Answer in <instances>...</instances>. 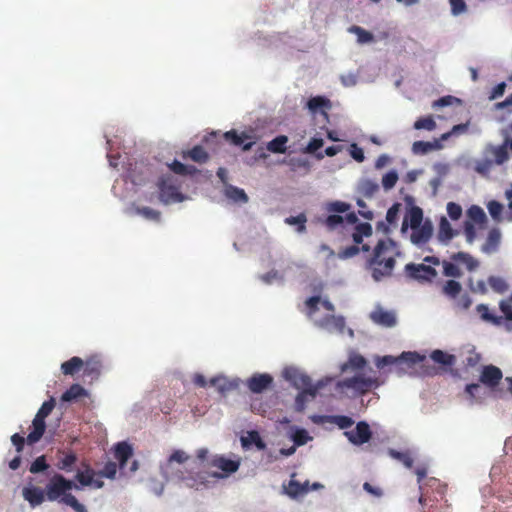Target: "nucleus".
<instances>
[{
	"label": "nucleus",
	"instance_id": "obj_1",
	"mask_svg": "<svg viewBox=\"0 0 512 512\" xmlns=\"http://www.w3.org/2000/svg\"><path fill=\"white\" fill-rule=\"evenodd\" d=\"M395 241L390 238L381 239L375 245L367 264L371 269L375 281L390 277L396 265V257L399 255Z\"/></svg>",
	"mask_w": 512,
	"mask_h": 512
},
{
	"label": "nucleus",
	"instance_id": "obj_2",
	"mask_svg": "<svg viewBox=\"0 0 512 512\" xmlns=\"http://www.w3.org/2000/svg\"><path fill=\"white\" fill-rule=\"evenodd\" d=\"M381 384L376 377H366L361 373H357L352 377H346L337 381L335 392L339 398L355 399L369 393L373 389H377Z\"/></svg>",
	"mask_w": 512,
	"mask_h": 512
},
{
	"label": "nucleus",
	"instance_id": "obj_3",
	"mask_svg": "<svg viewBox=\"0 0 512 512\" xmlns=\"http://www.w3.org/2000/svg\"><path fill=\"white\" fill-rule=\"evenodd\" d=\"M508 131L512 134V122L508 126ZM508 149L512 152V137H506L501 145H488L485 148V159L478 163L477 171L479 173L488 172L493 165H502L509 159Z\"/></svg>",
	"mask_w": 512,
	"mask_h": 512
},
{
	"label": "nucleus",
	"instance_id": "obj_4",
	"mask_svg": "<svg viewBox=\"0 0 512 512\" xmlns=\"http://www.w3.org/2000/svg\"><path fill=\"white\" fill-rule=\"evenodd\" d=\"M159 189V198L164 204L181 202L184 196L179 191L177 179L170 174L163 175L157 183Z\"/></svg>",
	"mask_w": 512,
	"mask_h": 512
},
{
	"label": "nucleus",
	"instance_id": "obj_5",
	"mask_svg": "<svg viewBox=\"0 0 512 512\" xmlns=\"http://www.w3.org/2000/svg\"><path fill=\"white\" fill-rule=\"evenodd\" d=\"M73 488L79 489V486L73 481L66 479L63 475L55 474L46 485V495L48 500L55 501Z\"/></svg>",
	"mask_w": 512,
	"mask_h": 512
},
{
	"label": "nucleus",
	"instance_id": "obj_6",
	"mask_svg": "<svg viewBox=\"0 0 512 512\" xmlns=\"http://www.w3.org/2000/svg\"><path fill=\"white\" fill-rule=\"evenodd\" d=\"M405 276L411 280H416L419 283H431L438 275L437 271L423 263L415 264L408 263L404 267Z\"/></svg>",
	"mask_w": 512,
	"mask_h": 512
},
{
	"label": "nucleus",
	"instance_id": "obj_7",
	"mask_svg": "<svg viewBox=\"0 0 512 512\" xmlns=\"http://www.w3.org/2000/svg\"><path fill=\"white\" fill-rule=\"evenodd\" d=\"M425 356L420 355L417 352H403L400 356L394 357L391 355H386L383 357H379L376 361V366L379 369L384 368L388 365L398 364V363H406L409 366L419 364L425 361Z\"/></svg>",
	"mask_w": 512,
	"mask_h": 512
},
{
	"label": "nucleus",
	"instance_id": "obj_8",
	"mask_svg": "<svg viewBox=\"0 0 512 512\" xmlns=\"http://www.w3.org/2000/svg\"><path fill=\"white\" fill-rule=\"evenodd\" d=\"M283 377L292 384L296 389H313L311 378L294 367H287L283 371Z\"/></svg>",
	"mask_w": 512,
	"mask_h": 512
},
{
	"label": "nucleus",
	"instance_id": "obj_9",
	"mask_svg": "<svg viewBox=\"0 0 512 512\" xmlns=\"http://www.w3.org/2000/svg\"><path fill=\"white\" fill-rule=\"evenodd\" d=\"M345 435L351 443L362 445L370 440L372 433L369 425L366 422L361 421L357 423L354 430L345 432Z\"/></svg>",
	"mask_w": 512,
	"mask_h": 512
},
{
	"label": "nucleus",
	"instance_id": "obj_10",
	"mask_svg": "<svg viewBox=\"0 0 512 512\" xmlns=\"http://www.w3.org/2000/svg\"><path fill=\"white\" fill-rule=\"evenodd\" d=\"M502 378L501 369L494 365L484 366L480 374V382L491 389L498 386Z\"/></svg>",
	"mask_w": 512,
	"mask_h": 512
},
{
	"label": "nucleus",
	"instance_id": "obj_11",
	"mask_svg": "<svg viewBox=\"0 0 512 512\" xmlns=\"http://www.w3.org/2000/svg\"><path fill=\"white\" fill-rule=\"evenodd\" d=\"M325 382L323 380H320L318 381L313 389H304V390H301L296 398H295V404H294V407H295V410L297 412H303L306 408V403L308 402L309 400V397L311 399H314L318 393V391L325 386Z\"/></svg>",
	"mask_w": 512,
	"mask_h": 512
},
{
	"label": "nucleus",
	"instance_id": "obj_12",
	"mask_svg": "<svg viewBox=\"0 0 512 512\" xmlns=\"http://www.w3.org/2000/svg\"><path fill=\"white\" fill-rule=\"evenodd\" d=\"M295 477V473L291 475V479L287 485H283L284 492L291 498L296 499L298 497L304 496L310 490L309 481H305L304 483H300L299 481L293 479Z\"/></svg>",
	"mask_w": 512,
	"mask_h": 512
},
{
	"label": "nucleus",
	"instance_id": "obj_13",
	"mask_svg": "<svg viewBox=\"0 0 512 512\" xmlns=\"http://www.w3.org/2000/svg\"><path fill=\"white\" fill-rule=\"evenodd\" d=\"M433 233V227L430 222H425L417 228H412L411 242L417 246L426 244Z\"/></svg>",
	"mask_w": 512,
	"mask_h": 512
},
{
	"label": "nucleus",
	"instance_id": "obj_14",
	"mask_svg": "<svg viewBox=\"0 0 512 512\" xmlns=\"http://www.w3.org/2000/svg\"><path fill=\"white\" fill-rule=\"evenodd\" d=\"M312 421L316 424H323L326 422L337 425L340 429H347L354 424L352 418L345 415H334V416H320L314 415L311 417Z\"/></svg>",
	"mask_w": 512,
	"mask_h": 512
},
{
	"label": "nucleus",
	"instance_id": "obj_15",
	"mask_svg": "<svg viewBox=\"0 0 512 512\" xmlns=\"http://www.w3.org/2000/svg\"><path fill=\"white\" fill-rule=\"evenodd\" d=\"M273 382L269 374H254L247 381L249 390L253 393H261L266 390Z\"/></svg>",
	"mask_w": 512,
	"mask_h": 512
},
{
	"label": "nucleus",
	"instance_id": "obj_16",
	"mask_svg": "<svg viewBox=\"0 0 512 512\" xmlns=\"http://www.w3.org/2000/svg\"><path fill=\"white\" fill-rule=\"evenodd\" d=\"M224 138L235 146H242L244 151L250 150L255 143L250 135L244 132L238 134L235 130L224 133Z\"/></svg>",
	"mask_w": 512,
	"mask_h": 512
},
{
	"label": "nucleus",
	"instance_id": "obj_17",
	"mask_svg": "<svg viewBox=\"0 0 512 512\" xmlns=\"http://www.w3.org/2000/svg\"><path fill=\"white\" fill-rule=\"evenodd\" d=\"M371 320L384 327H393L396 324V316L392 311L377 308L370 314Z\"/></svg>",
	"mask_w": 512,
	"mask_h": 512
},
{
	"label": "nucleus",
	"instance_id": "obj_18",
	"mask_svg": "<svg viewBox=\"0 0 512 512\" xmlns=\"http://www.w3.org/2000/svg\"><path fill=\"white\" fill-rule=\"evenodd\" d=\"M442 140L435 139L433 141H415L412 144V152L415 155H424L434 150L442 149Z\"/></svg>",
	"mask_w": 512,
	"mask_h": 512
},
{
	"label": "nucleus",
	"instance_id": "obj_19",
	"mask_svg": "<svg viewBox=\"0 0 512 512\" xmlns=\"http://www.w3.org/2000/svg\"><path fill=\"white\" fill-rule=\"evenodd\" d=\"M211 465L222 470L225 475H229L239 469L240 462L225 458L224 456H217L212 460Z\"/></svg>",
	"mask_w": 512,
	"mask_h": 512
},
{
	"label": "nucleus",
	"instance_id": "obj_20",
	"mask_svg": "<svg viewBox=\"0 0 512 512\" xmlns=\"http://www.w3.org/2000/svg\"><path fill=\"white\" fill-rule=\"evenodd\" d=\"M102 369V362L98 356H91L84 361L83 373L84 376L96 379L99 377Z\"/></svg>",
	"mask_w": 512,
	"mask_h": 512
},
{
	"label": "nucleus",
	"instance_id": "obj_21",
	"mask_svg": "<svg viewBox=\"0 0 512 512\" xmlns=\"http://www.w3.org/2000/svg\"><path fill=\"white\" fill-rule=\"evenodd\" d=\"M32 426L33 430L27 436V442L29 444H34L42 438L46 429L45 419L35 415L32 421Z\"/></svg>",
	"mask_w": 512,
	"mask_h": 512
},
{
	"label": "nucleus",
	"instance_id": "obj_22",
	"mask_svg": "<svg viewBox=\"0 0 512 512\" xmlns=\"http://www.w3.org/2000/svg\"><path fill=\"white\" fill-rule=\"evenodd\" d=\"M22 495L32 507L42 504L45 499L44 492L39 487H25Z\"/></svg>",
	"mask_w": 512,
	"mask_h": 512
},
{
	"label": "nucleus",
	"instance_id": "obj_23",
	"mask_svg": "<svg viewBox=\"0 0 512 512\" xmlns=\"http://www.w3.org/2000/svg\"><path fill=\"white\" fill-rule=\"evenodd\" d=\"M367 364V360L360 354H352L349 356L348 360L343 363L340 367L342 373H346L349 370L352 371H360Z\"/></svg>",
	"mask_w": 512,
	"mask_h": 512
},
{
	"label": "nucleus",
	"instance_id": "obj_24",
	"mask_svg": "<svg viewBox=\"0 0 512 512\" xmlns=\"http://www.w3.org/2000/svg\"><path fill=\"white\" fill-rule=\"evenodd\" d=\"M501 241V233L498 229L493 228L489 231L487 239L482 246V251L491 254L498 250Z\"/></svg>",
	"mask_w": 512,
	"mask_h": 512
},
{
	"label": "nucleus",
	"instance_id": "obj_25",
	"mask_svg": "<svg viewBox=\"0 0 512 512\" xmlns=\"http://www.w3.org/2000/svg\"><path fill=\"white\" fill-rule=\"evenodd\" d=\"M133 449L127 442H119L115 446V458L119 461V466L124 469L127 461L131 458Z\"/></svg>",
	"mask_w": 512,
	"mask_h": 512
},
{
	"label": "nucleus",
	"instance_id": "obj_26",
	"mask_svg": "<svg viewBox=\"0 0 512 512\" xmlns=\"http://www.w3.org/2000/svg\"><path fill=\"white\" fill-rule=\"evenodd\" d=\"M84 365V361L77 356L70 358L61 364V371L64 375L74 376Z\"/></svg>",
	"mask_w": 512,
	"mask_h": 512
},
{
	"label": "nucleus",
	"instance_id": "obj_27",
	"mask_svg": "<svg viewBox=\"0 0 512 512\" xmlns=\"http://www.w3.org/2000/svg\"><path fill=\"white\" fill-rule=\"evenodd\" d=\"M88 392L80 384H72L61 396L63 402L75 401L80 397L87 396Z\"/></svg>",
	"mask_w": 512,
	"mask_h": 512
},
{
	"label": "nucleus",
	"instance_id": "obj_28",
	"mask_svg": "<svg viewBox=\"0 0 512 512\" xmlns=\"http://www.w3.org/2000/svg\"><path fill=\"white\" fill-rule=\"evenodd\" d=\"M288 143V137L286 135H279L269 141L266 145V148L268 151L272 153H279L283 154L286 152L287 147L286 144Z\"/></svg>",
	"mask_w": 512,
	"mask_h": 512
},
{
	"label": "nucleus",
	"instance_id": "obj_29",
	"mask_svg": "<svg viewBox=\"0 0 512 512\" xmlns=\"http://www.w3.org/2000/svg\"><path fill=\"white\" fill-rule=\"evenodd\" d=\"M307 108L312 112L316 113L319 110L330 109L331 102L329 99L323 96L311 97L307 102Z\"/></svg>",
	"mask_w": 512,
	"mask_h": 512
},
{
	"label": "nucleus",
	"instance_id": "obj_30",
	"mask_svg": "<svg viewBox=\"0 0 512 512\" xmlns=\"http://www.w3.org/2000/svg\"><path fill=\"white\" fill-rule=\"evenodd\" d=\"M83 467L84 470L78 471L75 478L82 486H91L96 472L89 464H83Z\"/></svg>",
	"mask_w": 512,
	"mask_h": 512
},
{
	"label": "nucleus",
	"instance_id": "obj_31",
	"mask_svg": "<svg viewBox=\"0 0 512 512\" xmlns=\"http://www.w3.org/2000/svg\"><path fill=\"white\" fill-rule=\"evenodd\" d=\"M241 444L244 448H248L251 444H255L259 450H263L265 448V443L261 439L259 433L255 430L249 431L247 436L241 437Z\"/></svg>",
	"mask_w": 512,
	"mask_h": 512
},
{
	"label": "nucleus",
	"instance_id": "obj_32",
	"mask_svg": "<svg viewBox=\"0 0 512 512\" xmlns=\"http://www.w3.org/2000/svg\"><path fill=\"white\" fill-rule=\"evenodd\" d=\"M423 220V212L419 207H413L410 211L408 216L403 221V229L407 226V222H409V225L412 228H417L418 226H421V222Z\"/></svg>",
	"mask_w": 512,
	"mask_h": 512
},
{
	"label": "nucleus",
	"instance_id": "obj_33",
	"mask_svg": "<svg viewBox=\"0 0 512 512\" xmlns=\"http://www.w3.org/2000/svg\"><path fill=\"white\" fill-rule=\"evenodd\" d=\"M183 157H189L190 159L197 163H205L209 159L208 153L200 145L194 146L191 150L185 152L183 154Z\"/></svg>",
	"mask_w": 512,
	"mask_h": 512
},
{
	"label": "nucleus",
	"instance_id": "obj_34",
	"mask_svg": "<svg viewBox=\"0 0 512 512\" xmlns=\"http://www.w3.org/2000/svg\"><path fill=\"white\" fill-rule=\"evenodd\" d=\"M476 310L479 313L482 320L490 322L496 326L502 324L503 318L501 316H495L492 313H490L487 305L479 304L477 305Z\"/></svg>",
	"mask_w": 512,
	"mask_h": 512
},
{
	"label": "nucleus",
	"instance_id": "obj_35",
	"mask_svg": "<svg viewBox=\"0 0 512 512\" xmlns=\"http://www.w3.org/2000/svg\"><path fill=\"white\" fill-rule=\"evenodd\" d=\"M431 359L438 363L442 364L444 366H452L455 364L456 358L452 354H448L442 350H434L431 355Z\"/></svg>",
	"mask_w": 512,
	"mask_h": 512
},
{
	"label": "nucleus",
	"instance_id": "obj_36",
	"mask_svg": "<svg viewBox=\"0 0 512 512\" xmlns=\"http://www.w3.org/2000/svg\"><path fill=\"white\" fill-rule=\"evenodd\" d=\"M169 168L172 172L178 175L186 176V175H194L198 170L193 165H185L178 160H174Z\"/></svg>",
	"mask_w": 512,
	"mask_h": 512
},
{
	"label": "nucleus",
	"instance_id": "obj_37",
	"mask_svg": "<svg viewBox=\"0 0 512 512\" xmlns=\"http://www.w3.org/2000/svg\"><path fill=\"white\" fill-rule=\"evenodd\" d=\"M378 190V183L371 179H363L359 184V192L367 198L374 196V194L377 193Z\"/></svg>",
	"mask_w": 512,
	"mask_h": 512
},
{
	"label": "nucleus",
	"instance_id": "obj_38",
	"mask_svg": "<svg viewBox=\"0 0 512 512\" xmlns=\"http://www.w3.org/2000/svg\"><path fill=\"white\" fill-rule=\"evenodd\" d=\"M462 290L461 284L456 280H448L442 287V292L450 299H456Z\"/></svg>",
	"mask_w": 512,
	"mask_h": 512
},
{
	"label": "nucleus",
	"instance_id": "obj_39",
	"mask_svg": "<svg viewBox=\"0 0 512 512\" xmlns=\"http://www.w3.org/2000/svg\"><path fill=\"white\" fill-rule=\"evenodd\" d=\"M454 235H455V233H454V230L452 229L450 223L448 222V220L445 217H443L439 223V232H438L439 240L447 242V241L451 240L454 237Z\"/></svg>",
	"mask_w": 512,
	"mask_h": 512
},
{
	"label": "nucleus",
	"instance_id": "obj_40",
	"mask_svg": "<svg viewBox=\"0 0 512 512\" xmlns=\"http://www.w3.org/2000/svg\"><path fill=\"white\" fill-rule=\"evenodd\" d=\"M467 216L468 218L470 219V221L476 223V224H484L486 221H487V217H486V214L484 212V210L477 206V205H472L468 210H467Z\"/></svg>",
	"mask_w": 512,
	"mask_h": 512
},
{
	"label": "nucleus",
	"instance_id": "obj_41",
	"mask_svg": "<svg viewBox=\"0 0 512 512\" xmlns=\"http://www.w3.org/2000/svg\"><path fill=\"white\" fill-rule=\"evenodd\" d=\"M77 462V456L73 452H69L64 455L63 458H61L58 463L57 467L58 469L65 471V472H71L73 470L74 464Z\"/></svg>",
	"mask_w": 512,
	"mask_h": 512
},
{
	"label": "nucleus",
	"instance_id": "obj_42",
	"mask_svg": "<svg viewBox=\"0 0 512 512\" xmlns=\"http://www.w3.org/2000/svg\"><path fill=\"white\" fill-rule=\"evenodd\" d=\"M322 223L328 230L333 231L344 225V217L331 213L322 221Z\"/></svg>",
	"mask_w": 512,
	"mask_h": 512
},
{
	"label": "nucleus",
	"instance_id": "obj_43",
	"mask_svg": "<svg viewBox=\"0 0 512 512\" xmlns=\"http://www.w3.org/2000/svg\"><path fill=\"white\" fill-rule=\"evenodd\" d=\"M436 122L434 118L429 115L426 117H421L417 119L414 124L413 128L416 130H427V131H433L436 129Z\"/></svg>",
	"mask_w": 512,
	"mask_h": 512
},
{
	"label": "nucleus",
	"instance_id": "obj_44",
	"mask_svg": "<svg viewBox=\"0 0 512 512\" xmlns=\"http://www.w3.org/2000/svg\"><path fill=\"white\" fill-rule=\"evenodd\" d=\"M452 259L466 264L469 271L475 270L479 265L477 260H475L471 255L465 252H458L454 254L452 256Z\"/></svg>",
	"mask_w": 512,
	"mask_h": 512
},
{
	"label": "nucleus",
	"instance_id": "obj_45",
	"mask_svg": "<svg viewBox=\"0 0 512 512\" xmlns=\"http://www.w3.org/2000/svg\"><path fill=\"white\" fill-rule=\"evenodd\" d=\"M61 502L70 506L75 512H87L86 507L81 504L77 498L71 493H65L61 497Z\"/></svg>",
	"mask_w": 512,
	"mask_h": 512
},
{
	"label": "nucleus",
	"instance_id": "obj_46",
	"mask_svg": "<svg viewBox=\"0 0 512 512\" xmlns=\"http://www.w3.org/2000/svg\"><path fill=\"white\" fill-rule=\"evenodd\" d=\"M360 250H362L363 252H368L370 250V246L367 244H364V245H362L361 248H359L357 245H351V246H348V247L342 249L339 252L338 256L341 259L352 258V257L356 256L360 252Z\"/></svg>",
	"mask_w": 512,
	"mask_h": 512
},
{
	"label": "nucleus",
	"instance_id": "obj_47",
	"mask_svg": "<svg viewBox=\"0 0 512 512\" xmlns=\"http://www.w3.org/2000/svg\"><path fill=\"white\" fill-rule=\"evenodd\" d=\"M349 31L357 36V41L360 44L369 43L374 40L373 34L360 26H352Z\"/></svg>",
	"mask_w": 512,
	"mask_h": 512
},
{
	"label": "nucleus",
	"instance_id": "obj_48",
	"mask_svg": "<svg viewBox=\"0 0 512 512\" xmlns=\"http://www.w3.org/2000/svg\"><path fill=\"white\" fill-rule=\"evenodd\" d=\"M226 196L235 202L246 203L248 201V196L246 195L245 191L234 186H229L226 188Z\"/></svg>",
	"mask_w": 512,
	"mask_h": 512
},
{
	"label": "nucleus",
	"instance_id": "obj_49",
	"mask_svg": "<svg viewBox=\"0 0 512 512\" xmlns=\"http://www.w3.org/2000/svg\"><path fill=\"white\" fill-rule=\"evenodd\" d=\"M290 169L294 172L303 170L305 173L310 171L311 164L307 159L304 158H291L288 161Z\"/></svg>",
	"mask_w": 512,
	"mask_h": 512
},
{
	"label": "nucleus",
	"instance_id": "obj_50",
	"mask_svg": "<svg viewBox=\"0 0 512 512\" xmlns=\"http://www.w3.org/2000/svg\"><path fill=\"white\" fill-rule=\"evenodd\" d=\"M292 440H293L295 446H303L308 441L312 440V437L309 435V433L305 429L298 428L292 434Z\"/></svg>",
	"mask_w": 512,
	"mask_h": 512
},
{
	"label": "nucleus",
	"instance_id": "obj_51",
	"mask_svg": "<svg viewBox=\"0 0 512 512\" xmlns=\"http://www.w3.org/2000/svg\"><path fill=\"white\" fill-rule=\"evenodd\" d=\"M306 221L307 218L305 214L301 213L297 216H290L285 219V223L289 225H297V231L299 233H303L306 230Z\"/></svg>",
	"mask_w": 512,
	"mask_h": 512
},
{
	"label": "nucleus",
	"instance_id": "obj_52",
	"mask_svg": "<svg viewBox=\"0 0 512 512\" xmlns=\"http://www.w3.org/2000/svg\"><path fill=\"white\" fill-rule=\"evenodd\" d=\"M319 326L321 327H330L334 326L338 329H342L344 326V319L343 317H336L334 315H328L324 317L321 321H319Z\"/></svg>",
	"mask_w": 512,
	"mask_h": 512
},
{
	"label": "nucleus",
	"instance_id": "obj_53",
	"mask_svg": "<svg viewBox=\"0 0 512 512\" xmlns=\"http://www.w3.org/2000/svg\"><path fill=\"white\" fill-rule=\"evenodd\" d=\"M350 204L342 201L330 202L326 205V211L329 213H346L350 210Z\"/></svg>",
	"mask_w": 512,
	"mask_h": 512
},
{
	"label": "nucleus",
	"instance_id": "obj_54",
	"mask_svg": "<svg viewBox=\"0 0 512 512\" xmlns=\"http://www.w3.org/2000/svg\"><path fill=\"white\" fill-rule=\"evenodd\" d=\"M398 181V173L395 170H391L386 173L382 178V186L384 190H391Z\"/></svg>",
	"mask_w": 512,
	"mask_h": 512
},
{
	"label": "nucleus",
	"instance_id": "obj_55",
	"mask_svg": "<svg viewBox=\"0 0 512 512\" xmlns=\"http://www.w3.org/2000/svg\"><path fill=\"white\" fill-rule=\"evenodd\" d=\"M460 102H461V100L458 99L457 97L447 95V96H443V97H440L439 99L435 100L432 103V107L434 109H437V108H441V107L451 106L455 103H460Z\"/></svg>",
	"mask_w": 512,
	"mask_h": 512
},
{
	"label": "nucleus",
	"instance_id": "obj_56",
	"mask_svg": "<svg viewBox=\"0 0 512 512\" xmlns=\"http://www.w3.org/2000/svg\"><path fill=\"white\" fill-rule=\"evenodd\" d=\"M390 454H391V456L393 458L401 461L404 464L405 467L412 468L414 460H413L412 456L410 455V453H408V452H398V451H395V450H391Z\"/></svg>",
	"mask_w": 512,
	"mask_h": 512
},
{
	"label": "nucleus",
	"instance_id": "obj_57",
	"mask_svg": "<svg viewBox=\"0 0 512 512\" xmlns=\"http://www.w3.org/2000/svg\"><path fill=\"white\" fill-rule=\"evenodd\" d=\"M443 273L447 277L454 278H459L462 275L460 268L457 265L448 261L443 262Z\"/></svg>",
	"mask_w": 512,
	"mask_h": 512
},
{
	"label": "nucleus",
	"instance_id": "obj_58",
	"mask_svg": "<svg viewBox=\"0 0 512 512\" xmlns=\"http://www.w3.org/2000/svg\"><path fill=\"white\" fill-rule=\"evenodd\" d=\"M468 128H469V121L466 122V123H461V124L454 125L450 132H447V133H444V134L441 135L440 140L445 141L451 135L463 134V133L467 132Z\"/></svg>",
	"mask_w": 512,
	"mask_h": 512
},
{
	"label": "nucleus",
	"instance_id": "obj_59",
	"mask_svg": "<svg viewBox=\"0 0 512 512\" xmlns=\"http://www.w3.org/2000/svg\"><path fill=\"white\" fill-rule=\"evenodd\" d=\"M117 473V465L114 462H107L103 469L99 471L97 474L101 477H105L108 479H114Z\"/></svg>",
	"mask_w": 512,
	"mask_h": 512
},
{
	"label": "nucleus",
	"instance_id": "obj_60",
	"mask_svg": "<svg viewBox=\"0 0 512 512\" xmlns=\"http://www.w3.org/2000/svg\"><path fill=\"white\" fill-rule=\"evenodd\" d=\"M487 208L491 217L494 220L499 221L503 210V205L496 200H492L488 203Z\"/></svg>",
	"mask_w": 512,
	"mask_h": 512
},
{
	"label": "nucleus",
	"instance_id": "obj_61",
	"mask_svg": "<svg viewBox=\"0 0 512 512\" xmlns=\"http://www.w3.org/2000/svg\"><path fill=\"white\" fill-rule=\"evenodd\" d=\"M54 407H55V399L53 397H51L49 400L45 401L41 405L36 416L45 419L52 412Z\"/></svg>",
	"mask_w": 512,
	"mask_h": 512
},
{
	"label": "nucleus",
	"instance_id": "obj_62",
	"mask_svg": "<svg viewBox=\"0 0 512 512\" xmlns=\"http://www.w3.org/2000/svg\"><path fill=\"white\" fill-rule=\"evenodd\" d=\"M320 303V297L319 296H312L308 298L305 302L306 308H307V315L308 317L312 318L315 313L318 311V305Z\"/></svg>",
	"mask_w": 512,
	"mask_h": 512
},
{
	"label": "nucleus",
	"instance_id": "obj_63",
	"mask_svg": "<svg viewBox=\"0 0 512 512\" xmlns=\"http://www.w3.org/2000/svg\"><path fill=\"white\" fill-rule=\"evenodd\" d=\"M488 282L490 287L498 293H504L508 288L507 283L499 277H490Z\"/></svg>",
	"mask_w": 512,
	"mask_h": 512
},
{
	"label": "nucleus",
	"instance_id": "obj_64",
	"mask_svg": "<svg viewBox=\"0 0 512 512\" xmlns=\"http://www.w3.org/2000/svg\"><path fill=\"white\" fill-rule=\"evenodd\" d=\"M48 468V464L46 463L45 456H39L37 457L30 466V472L31 473H39L43 472Z\"/></svg>",
	"mask_w": 512,
	"mask_h": 512
}]
</instances>
